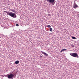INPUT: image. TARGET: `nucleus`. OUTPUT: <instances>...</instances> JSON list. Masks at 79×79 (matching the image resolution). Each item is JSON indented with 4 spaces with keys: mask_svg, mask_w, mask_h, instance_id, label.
I'll list each match as a JSON object with an SVG mask.
<instances>
[{
    "mask_svg": "<svg viewBox=\"0 0 79 79\" xmlns=\"http://www.w3.org/2000/svg\"><path fill=\"white\" fill-rule=\"evenodd\" d=\"M47 15L48 16H51V15H50V14H48Z\"/></svg>",
    "mask_w": 79,
    "mask_h": 79,
    "instance_id": "obj_14",
    "label": "nucleus"
},
{
    "mask_svg": "<svg viewBox=\"0 0 79 79\" xmlns=\"http://www.w3.org/2000/svg\"><path fill=\"white\" fill-rule=\"evenodd\" d=\"M41 52L42 53V54L44 55L45 56H48V54H47V53H46L42 51H41Z\"/></svg>",
    "mask_w": 79,
    "mask_h": 79,
    "instance_id": "obj_5",
    "label": "nucleus"
},
{
    "mask_svg": "<svg viewBox=\"0 0 79 79\" xmlns=\"http://www.w3.org/2000/svg\"><path fill=\"white\" fill-rule=\"evenodd\" d=\"M6 12L7 13V15L10 16L12 17L13 18H16V15L15 13L10 11H6Z\"/></svg>",
    "mask_w": 79,
    "mask_h": 79,
    "instance_id": "obj_1",
    "label": "nucleus"
},
{
    "mask_svg": "<svg viewBox=\"0 0 79 79\" xmlns=\"http://www.w3.org/2000/svg\"><path fill=\"white\" fill-rule=\"evenodd\" d=\"M72 46L73 47H74V46L73 45H72Z\"/></svg>",
    "mask_w": 79,
    "mask_h": 79,
    "instance_id": "obj_16",
    "label": "nucleus"
},
{
    "mask_svg": "<svg viewBox=\"0 0 79 79\" xmlns=\"http://www.w3.org/2000/svg\"><path fill=\"white\" fill-rule=\"evenodd\" d=\"M19 63V60H17L15 62V64H18Z\"/></svg>",
    "mask_w": 79,
    "mask_h": 79,
    "instance_id": "obj_8",
    "label": "nucleus"
},
{
    "mask_svg": "<svg viewBox=\"0 0 79 79\" xmlns=\"http://www.w3.org/2000/svg\"><path fill=\"white\" fill-rule=\"evenodd\" d=\"M16 26H19V25L18 24H16Z\"/></svg>",
    "mask_w": 79,
    "mask_h": 79,
    "instance_id": "obj_15",
    "label": "nucleus"
},
{
    "mask_svg": "<svg viewBox=\"0 0 79 79\" xmlns=\"http://www.w3.org/2000/svg\"><path fill=\"white\" fill-rule=\"evenodd\" d=\"M70 55L73 56V57H75V58L76 57L77 58H78L79 56H78V55L76 53H70Z\"/></svg>",
    "mask_w": 79,
    "mask_h": 79,
    "instance_id": "obj_3",
    "label": "nucleus"
},
{
    "mask_svg": "<svg viewBox=\"0 0 79 79\" xmlns=\"http://www.w3.org/2000/svg\"><path fill=\"white\" fill-rule=\"evenodd\" d=\"M47 1L49 3H50V4L52 3H52H54L55 0H48Z\"/></svg>",
    "mask_w": 79,
    "mask_h": 79,
    "instance_id": "obj_4",
    "label": "nucleus"
},
{
    "mask_svg": "<svg viewBox=\"0 0 79 79\" xmlns=\"http://www.w3.org/2000/svg\"><path fill=\"white\" fill-rule=\"evenodd\" d=\"M56 2V1L55 0H54V2L53 3H52V5H54L55 3Z\"/></svg>",
    "mask_w": 79,
    "mask_h": 79,
    "instance_id": "obj_13",
    "label": "nucleus"
},
{
    "mask_svg": "<svg viewBox=\"0 0 79 79\" xmlns=\"http://www.w3.org/2000/svg\"><path fill=\"white\" fill-rule=\"evenodd\" d=\"M10 10H11V9H10Z\"/></svg>",
    "mask_w": 79,
    "mask_h": 79,
    "instance_id": "obj_20",
    "label": "nucleus"
},
{
    "mask_svg": "<svg viewBox=\"0 0 79 79\" xmlns=\"http://www.w3.org/2000/svg\"><path fill=\"white\" fill-rule=\"evenodd\" d=\"M16 73H15L14 74L11 73L9 75H7V77H8V79H13V77L15 78V77L16 76Z\"/></svg>",
    "mask_w": 79,
    "mask_h": 79,
    "instance_id": "obj_2",
    "label": "nucleus"
},
{
    "mask_svg": "<svg viewBox=\"0 0 79 79\" xmlns=\"http://www.w3.org/2000/svg\"><path fill=\"white\" fill-rule=\"evenodd\" d=\"M47 27H52L50 25H48L47 26Z\"/></svg>",
    "mask_w": 79,
    "mask_h": 79,
    "instance_id": "obj_12",
    "label": "nucleus"
},
{
    "mask_svg": "<svg viewBox=\"0 0 79 79\" xmlns=\"http://www.w3.org/2000/svg\"><path fill=\"white\" fill-rule=\"evenodd\" d=\"M77 16H79V14L77 15Z\"/></svg>",
    "mask_w": 79,
    "mask_h": 79,
    "instance_id": "obj_18",
    "label": "nucleus"
},
{
    "mask_svg": "<svg viewBox=\"0 0 79 79\" xmlns=\"http://www.w3.org/2000/svg\"><path fill=\"white\" fill-rule=\"evenodd\" d=\"M75 4H76V3H74V5H75Z\"/></svg>",
    "mask_w": 79,
    "mask_h": 79,
    "instance_id": "obj_19",
    "label": "nucleus"
},
{
    "mask_svg": "<svg viewBox=\"0 0 79 79\" xmlns=\"http://www.w3.org/2000/svg\"><path fill=\"white\" fill-rule=\"evenodd\" d=\"M72 39H77L76 37L74 36L72 37Z\"/></svg>",
    "mask_w": 79,
    "mask_h": 79,
    "instance_id": "obj_9",
    "label": "nucleus"
},
{
    "mask_svg": "<svg viewBox=\"0 0 79 79\" xmlns=\"http://www.w3.org/2000/svg\"><path fill=\"white\" fill-rule=\"evenodd\" d=\"M40 57H42V56H40Z\"/></svg>",
    "mask_w": 79,
    "mask_h": 79,
    "instance_id": "obj_17",
    "label": "nucleus"
},
{
    "mask_svg": "<svg viewBox=\"0 0 79 79\" xmlns=\"http://www.w3.org/2000/svg\"><path fill=\"white\" fill-rule=\"evenodd\" d=\"M52 30H53V29H52V28H50V31H51V32H52V31H53Z\"/></svg>",
    "mask_w": 79,
    "mask_h": 79,
    "instance_id": "obj_10",
    "label": "nucleus"
},
{
    "mask_svg": "<svg viewBox=\"0 0 79 79\" xmlns=\"http://www.w3.org/2000/svg\"><path fill=\"white\" fill-rule=\"evenodd\" d=\"M73 8H79V6L76 4H75V5H73Z\"/></svg>",
    "mask_w": 79,
    "mask_h": 79,
    "instance_id": "obj_6",
    "label": "nucleus"
},
{
    "mask_svg": "<svg viewBox=\"0 0 79 79\" xmlns=\"http://www.w3.org/2000/svg\"><path fill=\"white\" fill-rule=\"evenodd\" d=\"M65 50H66V49H62L60 51V53H61L62 52H64V51H65Z\"/></svg>",
    "mask_w": 79,
    "mask_h": 79,
    "instance_id": "obj_7",
    "label": "nucleus"
},
{
    "mask_svg": "<svg viewBox=\"0 0 79 79\" xmlns=\"http://www.w3.org/2000/svg\"><path fill=\"white\" fill-rule=\"evenodd\" d=\"M11 11L13 12H14V13H16V11L15 10H12Z\"/></svg>",
    "mask_w": 79,
    "mask_h": 79,
    "instance_id": "obj_11",
    "label": "nucleus"
}]
</instances>
